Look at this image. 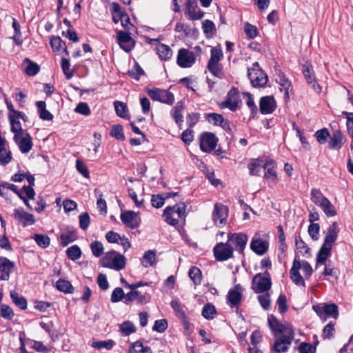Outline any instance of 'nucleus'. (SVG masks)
<instances>
[{
	"instance_id": "f257e3e1",
	"label": "nucleus",
	"mask_w": 353,
	"mask_h": 353,
	"mask_svg": "<svg viewBox=\"0 0 353 353\" xmlns=\"http://www.w3.org/2000/svg\"><path fill=\"white\" fill-rule=\"evenodd\" d=\"M302 268L305 279H309L313 273V269L307 261L299 260V256L296 254L293 261L292 266L290 270V279L296 285L305 287V283L299 272V270Z\"/></svg>"
},
{
	"instance_id": "f03ea898",
	"label": "nucleus",
	"mask_w": 353,
	"mask_h": 353,
	"mask_svg": "<svg viewBox=\"0 0 353 353\" xmlns=\"http://www.w3.org/2000/svg\"><path fill=\"white\" fill-rule=\"evenodd\" d=\"M248 77L254 88H264L268 81V75L260 68L258 62H254L252 67L248 69Z\"/></svg>"
},
{
	"instance_id": "7ed1b4c3",
	"label": "nucleus",
	"mask_w": 353,
	"mask_h": 353,
	"mask_svg": "<svg viewBox=\"0 0 353 353\" xmlns=\"http://www.w3.org/2000/svg\"><path fill=\"white\" fill-rule=\"evenodd\" d=\"M147 94L153 100L162 103L172 105L174 102V94L167 90H161L157 88L146 89Z\"/></svg>"
},
{
	"instance_id": "20e7f679",
	"label": "nucleus",
	"mask_w": 353,
	"mask_h": 353,
	"mask_svg": "<svg viewBox=\"0 0 353 353\" xmlns=\"http://www.w3.org/2000/svg\"><path fill=\"white\" fill-rule=\"evenodd\" d=\"M239 103H241L239 91L238 88L233 86L228 91L225 101L219 103L218 106L221 109L228 108L234 112L237 110Z\"/></svg>"
},
{
	"instance_id": "39448f33",
	"label": "nucleus",
	"mask_w": 353,
	"mask_h": 353,
	"mask_svg": "<svg viewBox=\"0 0 353 353\" xmlns=\"http://www.w3.org/2000/svg\"><path fill=\"white\" fill-rule=\"evenodd\" d=\"M234 248L228 242H219L213 248V254L217 261H225L232 257Z\"/></svg>"
},
{
	"instance_id": "423d86ee",
	"label": "nucleus",
	"mask_w": 353,
	"mask_h": 353,
	"mask_svg": "<svg viewBox=\"0 0 353 353\" xmlns=\"http://www.w3.org/2000/svg\"><path fill=\"white\" fill-rule=\"evenodd\" d=\"M199 139L201 150L207 153H210L215 150L219 141L216 135L210 132L201 133Z\"/></svg>"
},
{
	"instance_id": "0eeeda50",
	"label": "nucleus",
	"mask_w": 353,
	"mask_h": 353,
	"mask_svg": "<svg viewBox=\"0 0 353 353\" xmlns=\"http://www.w3.org/2000/svg\"><path fill=\"white\" fill-rule=\"evenodd\" d=\"M302 73L306 80L307 83L311 85L312 89L317 93L320 94L321 92V87L317 82L315 72L311 63L306 61L302 65Z\"/></svg>"
},
{
	"instance_id": "6e6552de",
	"label": "nucleus",
	"mask_w": 353,
	"mask_h": 353,
	"mask_svg": "<svg viewBox=\"0 0 353 353\" xmlns=\"http://www.w3.org/2000/svg\"><path fill=\"white\" fill-rule=\"evenodd\" d=\"M120 219L124 225L132 230L138 228L141 223L139 212L132 210L122 211Z\"/></svg>"
},
{
	"instance_id": "1a4fd4ad",
	"label": "nucleus",
	"mask_w": 353,
	"mask_h": 353,
	"mask_svg": "<svg viewBox=\"0 0 353 353\" xmlns=\"http://www.w3.org/2000/svg\"><path fill=\"white\" fill-rule=\"evenodd\" d=\"M196 62V57L193 52L185 48H181L178 51L176 63L183 68L192 67Z\"/></svg>"
},
{
	"instance_id": "9d476101",
	"label": "nucleus",
	"mask_w": 353,
	"mask_h": 353,
	"mask_svg": "<svg viewBox=\"0 0 353 353\" xmlns=\"http://www.w3.org/2000/svg\"><path fill=\"white\" fill-rule=\"evenodd\" d=\"M248 237L247 234L239 232V233H229L228 235V241L230 242L234 245L236 250L240 254L244 256V250L247 245Z\"/></svg>"
},
{
	"instance_id": "9b49d317",
	"label": "nucleus",
	"mask_w": 353,
	"mask_h": 353,
	"mask_svg": "<svg viewBox=\"0 0 353 353\" xmlns=\"http://www.w3.org/2000/svg\"><path fill=\"white\" fill-rule=\"evenodd\" d=\"M272 287V281L268 279H263L262 274H256L252 281V289L256 293H262L268 291Z\"/></svg>"
},
{
	"instance_id": "f8f14e48",
	"label": "nucleus",
	"mask_w": 353,
	"mask_h": 353,
	"mask_svg": "<svg viewBox=\"0 0 353 353\" xmlns=\"http://www.w3.org/2000/svg\"><path fill=\"white\" fill-rule=\"evenodd\" d=\"M117 43L125 52H130L134 48L136 41L128 32L119 30L117 32Z\"/></svg>"
},
{
	"instance_id": "ddd939ff",
	"label": "nucleus",
	"mask_w": 353,
	"mask_h": 353,
	"mask_svg": "<svg viewBox=\"0 0 353 353\" xmlns=\"http://www.w3.org/2000/svg\"><path fill=\"white\" fill-rule=\"evenodd\" d=\"M243 288L240 284H236L230 289L227 294V303L231 308L236 307L239 305L243 298Z\"/></svg>"
},
{
	"instance_id": "4468645a",
	"label": "nucleus",
	"mask_w": 353,
	"mask_h": 353,
	"mask_svg": "<svg viewBox=\"0 0 353 353\" xmlns=\"http://www.w3.org/2000/svg\"><path fill=\"white\" fill-rule=\"evenodd\" d=\"M292 343V341L289 336H279L271 345L270 350L273 353H286Z\"/></svg>"
},
{
	"instance_id": "2eb2a0df",
	"label": "nucleus",
	"mask_w": 353,
	"mask_h": 353,
	"mask_svg": "<svg viewBox=\"0 0 353 353\" xmlns=\"http://www.w3.org/2000/svg\"><path fill=\"white\" fill-rule=\"evenodd\" d=\"M15 270V263L5 256H0V280L8 281L10 275Z\"/></svg>"
},
{
	"instance_id": "dca6fc26",
	"label": "nucleus",
	"mask_w": 353,
	"mask_h": 353,
	"mask_svg": "<svg viewBox=\"0 0 353 353\" xmlns=\"http://www.w3.org/2000/svg\"><path fill=\"white\" fill-rule=\"evenodd\" d=\"M170 305L173 309L176 316L181 319L183 325L185 330H188L190 328V321L188 317L187 316L184 308L185 307L184 305H181L179 301L176 299L172 300L170 302Z\"/></svg>"
},
{
	"instance_id": "f3484780",
	"label": "nucleus",
	"mask_w": 353,
	"mask_h": 353,
	"mask_svg": "<svg viewBox=\"0 0 353 353\" xmlns=\"http://www.w3.org/2000/svg\"><path fill=\"white\" fill-rule=\"evenodd\" d=\"M276 108V102L272 95L262 97L259 101V110L262 114H272Z\"/></svg>"
},
{
	"instance_id": "a211bd4d",
	"label": "nucleus",
	"mask_w": 353,
	"mask_h": 353,
	"mask_svg": "<svg viewBox=\"0 0 353 353\" xmlns=\"http://www.w3.org/2000/svg\"><path fill=\"white\" fill-rule=\"evenodd\" d=\"M250 246L253 252L259 256H262L268 252L269 243L268 241L256 237V234H255L251 241Z\"/></svg>"
},
{
	"instance_id": "6ab92c4d",
	"label": "nucleus",
	"mask_w": 353,
	"mask_h": 353,
	"mask_svg": "<svg viewBox=\"0 0 353 353\" xmlns=\"http://www.w3.org/2000/svg\"><path fill=\"white\" fill-rule=\"evenodd\" d=\"M13 216L23 227L32 225L35 223L34 215L24 212L23 209L15 208L14 210Z\"/></svg>"
},
{
	"instance_id": "aec40b11",
	"label": "nucleus",
	"mask_w": 353,
	"mask_h": 353,
	"mask_svg": "<svg viewBox=\"0 0 353 353\" xmlns=\"http://www.w3.org/2000/svg\"><path fill=\"white\" fill-rule=\"evenodd\" d=\"M346 141V138L340 130H336L330 134L328 148L330 150H339Z\"/></svg>"
},
{
	"instance_id": "412c9836",
	"label": "nucleus",
	"mask_w": 353,
	"mask_h": 353,
	"mask_svg": "<svg viewBox=\"0 0 353 353\" xmlns=\"http://www.w3.org/2000/svg\"><path fill=\"white\" fill-rule=\"evenodd\" d=\"M186 7L190 19L194 21L203 18L204 12L199 8L196 0H188Z\"/></svg>"
},
{
	"instance_id": "4be33fe9",
	"label": "nucleus",
	"mask_w": 353,
	"mask_h": 353,
	"mask_svg": "<svg viewBox=\"0 0 353 353\" xmlns=\"http://www.w3.org/2000/svg\"><path fill=\"white\" fill-rule=\"evenodd\" d=\"M339 232V229L338 223L334 221L331 225H330L327 230L323 244L333 247V245L337 239Z\"/></svg>"
},
{
	"instance_id": "5701e85b",
	"label": "nucleus",
	"mask_w": 353,
	"mask_h": 353,
	"mask_svg": "<svg viewBox=\"0 0 353 353\" xmlns=\"http://www.w3.org/2000/svg\"><path fill=\"white\" fill-rule=\"evenodd\" d=\"M276 168V163L274 160L268 159L265 161L263 163V168L265 170L264 177L267 180L276 181L277 180Z\"/></svg>"
},
{
	"instance_id": "b1692460",
	"label": "nucleus",
	"mask_w": 353,
	"mask_h": 353,
	"mask_svg": "<svg viewBox=\"0 0 353 353\" xmlns=\"http://www.w3.org/2000/svg\"><path fill=\"white\" fill-rule=\"evenodd\" d=\"M268 326L274 336L283 335L285 331V324L280 323L274 314L268 317Z\"/></svg>"
},
{
	"instance_id": "393cba45",
	"label": "nucleus",
	"mask_w": 353,
	"mask_h": 353,
	"mask_svg": "<svg viewBox=\"0 0 353 353\" xmlns=\"http://www.w3.org/2000/svg\"><path fill=\"white\" fill-rule=\"evenodd\" d=\"M332 250V247L323 243L316 254V269L319 265L326 263L327 258L331 256Z\"/></svg>"
},
{
	"instance_id": "a878e982",
	"label": "nucleus",
	"mask_w": 353,
	"mask_h": 353,
	"mask_svg": "<svg viewBox=\"0 0 353 353\" xmlns=\"http://www.w3.org/2000/svg\"><path fill=\"white\" fill-rule=\"evenodd\" d=\"M228 208L223 204L216 203L214 207L212 219L214 221L219 220L221 223H225L228 216Z\"/></svg>"
},
{
	"instance_id": "bb28decb",
	"label": "nucleus",
	"mask_w": 353,
	"mask_h": 353,
	"mask_svg": "<svg viewBox=\"0 0 353 353\" xmlns=\"http://www.w3.org/2000/svg\"><path fill=\"white\" fill-rule=\"evenodd\" d=\"M15 143L18 145L20 151L23 154L28 153L32 148L33 143L30 134L28 132L25 133V136Z\"/></svg>"
},
{
	"instance_id": "cd10ccee",
	"label": "nucleus",
	"mask_w": 353,
	"mask_h": 353,
	"mask_svg": "<svg viewBox=\"0 0 353 353\" xmlns=\"http://www.w3.org/2000/svg\"><path fill=\"white\" fill-rule=\"evenodd\" d=\"M25 179L28 182V185H23L22 190L26 193V195L30 200L34 199L35 196V191L33 188L34 186L35 179L34 176L29 172L25 173Z\"/></svg>"
},
{
	"instance_id": "c85d7f7f",
	"label": "nucleus",
	"mask_w": 353,
	"mask_h": 353,
	"mask_svg": "<svg viewBox=\"0 0 353 353\" xmlns=\"http://www.w3.org/2000/svg\"><path fill=\"white\" fill-rule=\"evenodd\" d=\"M8 119L10 123V130L11 132L14 133V141H17V139L21 137L23 133V130L21 128V124L19 119L15 118L14 115L9 114Z\"/></svg>"
},
{
	"instance_id": "c756f323",
	"label": "nucleus",
	"mask_w": 353,
	"mask_h": 353,
	"mask_svg": "<svg viewBox=\"0 0 353 353\" xmlns=\"http://www.w3.org/2000/svg\"><path fill=\"white\" fill-rule=\"evenodd\" d=\"M67 234H61L60 239L61 245L63 247L67 246L69 243L74 242L77 239L76 230L73 226L68 225L65 229Z\"/></svg>"
},
{
	"instance_id": "7c9ffc66",
	"label": "nucleus",
	"mask_w": 353,
	"mask_h": 353,
	"mask_svg": "<svg viewBox=\"0 0 353 353\" xmlns=\"http://www.w3.org/2000/svg\"><path fill=\"white\" fill-rule=\"evenodd\" d=\"M39 118L43 121H52L53 114L46 110V103L43 101H37L35 103Z\"/></svg>"
},
{
	"instance_id": "2f4dec72",
	"label": "nucleus",
	"mask_w": 353,
	"mask_h": 353,
	"mask_svg": "<svg viewBox=\"0 0 353 353\" xmlns=\"http://www.w3.org/2000/svg\"><path fill=\"white\" fill-rule=\"evenodd\" d=\"M184 109V101H180L176 103L171 110V115L174 119L176 124L180 126L183 122L182 111Z\"/></svg>"
},
{
	"instance_id": "473e14b6",
	"label": "nucleus",
	"mask_w": 353,
	"mask_h": 353,
	"mask_svg": "<svg viewBox=\"0 0 353 353\" xmlns=\"http://www.w3.org/2000/svg\"><path fill=\"white\" fill-rule=\"evenodd\" d=\"M50 44L54 52H59L61 50L68 55L69 52L65 47V43L59 36H53L50 40Z\"/></svg>"
},
{
	"instance_id": "72a5a7b5",
	"label": "nucleus",
	"mask_w": 353,
	"mask_h": 353,
	"mask_svg": "<svg viewBox=\"0 0 353 353\" xmlns=\"http://www.w3.org/2000/svg\"><path fill=\"white\" fill-rule=\"evenodd\" d=\"M111 13L112 15V21L114 23H118L125 16H127V13L125 10H121L120 4L117 2H113L112 4Z\"/></svg>"
},
{
	"instance_id": "f704fd0d",
	"label": "nucleus",
	"mask_w": 353,
	"mask_h": 353,
	"mask_svg": "<svg viewBox=\"0 0 353 353\" xmlns=\"http://www.w3.org/2000/svg\"><path fill=\"white\" fill-rule=\"evenodd\" d=\"M263 161L261 158L251 159L248 168L250 174L252 176H259L261 168H263Z\"/></svg>"
},
{
	"instance_id": "c9c22d12",
	"label": "nucleus",
	"mask_w": 353,
	"mask_h": 353,
	"mask_svg": "<svg viewBox=\"0 0 353 353\" xmlns=\"http://www.w3.org/2000/svg\"><path fill=\"white\" fill-rule=\"evenodd\" d=\"M10 298L12 303L22 310H25L27 308L28 303L26 299L16 291L10 292Z\"/></svg>"
},
{
	"instance_id": "e433bc0d",
	"label": "nucleus",
	"mask_w": 353,
	"mask_h": 353,
	"mask_svg": "<svg viewBox=\"0 0 353 353\" xmlns=\"http://www.w3.org/2000/svg\"><path fill=\"white\" fill-rule=\"evenodd\" d=\"M55 287L57 290L65 294H72L74 292V288L71 283L64 279H59L56 282Z\"/></svg>"
},
{
	"instance_id": "4c0bfd02",
	"label": "nucleus",
	"mask_w": 353,
	"mask_h": 353,
	"mask_svg": "<svg viewBox=\"0 0 353 353\" xmlns=\"http://www.w3.org/2000/svg\"><path fill=\"white\" fill-rule=\"evenodd\" d=\"M176 205L167 206L163 213V218L164 221L169 225L175 226L179 223V221L176 219L173 218L172 214L175 212Z\"/></svg>"
},
{
	"instance_id": "58836bf2",
	"label": "nucleus",
	"mask_w": 353,
	"mask_h": 353,
	"mask_svg": "<svg viewBox=\"0 0 353 353\" xmlns=\"http://www.w3.org/2000/svg\"><path fill=\"white\" fill-rule=\"evenodd\" d=\"M125 257L117 252V253L114 254L113 256L111 269L119 271L121 270H123L125 268Z\"/></svg>"
},
{
	"instance_id": "ea45409f",
	"label": "nucleus",
	"mask_w": 353,
	"mask_h": 353,
	"mask_svg": "<svg viewBox=\"0 0 353 353\" xmlns=\"http://www.w3.org/2000/svg\"><path fill=\"white\" fill-rule=\"evenodd\" d=\"M295 245L296 249L299 250V252L302 253L303 255H305L306 257H311V249L305 243V241L302 239L300 235H297L295 236Z\"/></svg>"
},
{
	"instance_id": "a19ab883",
	"label": "nucleus",
	"mask_w": 353,
	"mask_h": 353,
	"mask_svg": "<svg viewBox=\"0 0 353 353\" xmlns=\"http://www.w3.org/2000/svg\"><path fill=\"white\" fill-rule=\"evenodd\" d=\"M128 353H152V351L150 347L144 346L141 341H137L130 345Z\"/></svg>"
},
{
	"instance_id": "79ce46f5",
	"label": "nucleus",
	"mask_w": 353,
	"mask_h": 353,
	"mask_svg": "<svg viewBox=\"0 0 353 353\" xmlns=\"http://www.w3.org/2000/svg\"><path fill=\"white\" fill-rule=\"evenodd\" d=\"M188 275L195 285H199L202 281L201 270L196 266H192L188 271Z\"/></svg>"
},
{
	"instance_id": "37998d69",
	"label": "nucleus",
	"mask_w": 353,
	"mask_h": 353,
	"mask_svg": "<svg viewBox=\"0 0 353 353\" xmlns=\"http://www.w3.org/2000/svg\"><path fill=\"white\" fill-rule=\"evenodd\" d=\"M207 68L213 76L221 79L224 78L225 75L223 72V66L221 64L208 62Z\"/></svg>"
},
{
	"instance_id": "c03bdc74",
	"label": "nucleus",
	"mask_w": 353,
	"mask_h": 353,
	"mask_svg": "<svg viewBox=\"0 0 353 353\" xmlns=\"http://www.w3.org/2000/svg\"><path fill=\"white\" fill-rule=\"evenodd\" d=\"M157 54L162 60H168L172 55V49L167 45L161 43L157 47Z\"/></svg>"
},
{
	"instance_id": "a18cd8bd",
	"label": "nucleus",
	"mask_w": 353,
	"mask_h": 353,
	"mask_svg": "<svg viewBox=\"0 0 353 353\" xmlns=\"http://www.w3.org/2000/svg\"><path fill=\"white\" fill-rule=\"evenodd\" d=\"M156 261V251L149 250L146 251L143 256L141 264L143 266L147 268L148 266H153Z\"/></svg>"
},
{
	"instance_id": "49530a36",
	"label": "nucleus",
	"mask_w": 353,
	"mask_h": 353,
	"mask_svg": "<svg viewBox=\"0 0 353 353\" xmlns=\"http://www.w3.org/2000/svg\"><path fill=\"white\" fill-rule=\"evenodd\" d=\"M116 114L121 118L129 119L128 108L127 105L121 101H116L114 102Z\"/></svg>"
},
{
	"instance_id": "de8ad7c7",
	"label": "nucleus",
	"mask_w": 353,
	"mask_h": 353,
	"mask_svg": "<svg viewBox=\"0 0 353 353\" xmlns=\"http://www.w3.org/2000/svg\"><path fill=\"white\" fill-rule=\"evenodd\" d=\"M324 315L325 316L332 317L336 319L339 317L338 305L334 303L324 304Z\"/></svg>"
},
{
	"instance_id": "09e8293b",
	"label": "nucleus",
	"mask_w": 353,
	"mask_h": 353,
	"mask_svg": "<svg viewBox=\"0 0 353 353\" xmlns=\"http://www.w3.org/2000/svg\"><path fill=\"white\" fill-rule=\"evenodd\" d=\"M119 331L125 336H129L137 331V328L134 323L130 321H125L119 325Z\"/></svg>"
},
{
	"instance_id": "8fccbe9b",
	"label": "nucleus",
	"mask_w": 353,
	"mask_h": 353,
	"mask_svg": "<svg viewBox=\"0 0 353 353\" xmlns=\"http://www.w3.org/2000/svg\"><path fill=\"white\" fill-rule=\"evenodd\" d=\"M65 252L68 258L73 261L79 259L82 254L81 248L77 245H74L69 247Z\"/></svg>"
},
{
	"instance_id": "3c124183",
	"label": "nucleus",
	"mask_w": 353,
	"mask_h": 353,
	"mask_svg": "<svg viewBox=\"0 0 353 353\" xmlns=\"http://www.w3.org/2000/svg\"><path fill=\"white\" fill-rule=\"evenodd\" d=\"M217 313L215 306L210 303H208L204 305L201 314L202 316L208 320H211L214 318V315Z\"/></svg>"
},
{
	"instance_id": "603ef678",
	"label": "nucleus",
	"mask_w": 353,
	"mask_h": 353,
	"mask_svg": "<svg viewBox=\"0 0 353 353\" xmlns=\"http://www.w3.org/2000/svg\"><path fill=\"white\" fill-rule=\"evenodd\" d=\"M320 207L327 216H334L337 214L335 207L331 203L328 199H324L323 203H321Z\"/></svg>"
},
{
	"instance_id": "864d4df0",
	"label": "nucleus",
	"mask_w": 353,
	"mask_h": 353,
	"mask_svg": "<svg viewBox=\"0 0 353 353\" xmlns=\"http://www.w3.org/2000/svg\"><path fill=\"white\" fill-rule=\"evenodd\" d=\"M204 117L209 123L217 126H219L224 119L222 114L215 112L205 113Z\"/></svg>"
},
{
	"instance_id": "5fc2aeb1",
	"label": "nucleus",
	"mask_w": 353,
	"mask_h": 353,
	"mask_svg": "<svg viewBox=\"0 0 353 353\" xmlns=\"http://www.w3.org/2000/svg\"><path fill=\"white\" fill-rule=\"evenodd\" d=\"M117 251L112 250L107 252L105 255L99 260V265L103 268L111 269L113 256Z\"/></svg>"
},
{
	"instance_id": "6e6d98bb",
	"label": "nucleus",
	"mask_w": 353,
	"mask_h": 353,
	"mask_svg": "<svg viewBox=\"0 0 353 353\" xmlns=\"http://www.w3.org/2000/svg\"><path fill=\"white\" fill-rule=\"evenodd\" d=\"M314 137L318 143L322 145L327 142V139L330 137V133L326 128H323L317 130L314 134Z\"/></svg>"
},
{
	"instance_id": "4d7b16f0",
	"label": "nucleus",
	"mask_w": 353,
	"mask_h": 353,
	"mask_svg": "<svg viewBox=\"0 0 353 353\" xmlns=\"http://www.w3.org/2000/svg\"><path fill=\"white\" fill-rule=\"evenodd\" d=\"M37 244L41 248H46L50 245V239L46 234H36L33 236Z\"/></svg>"
},
{
	"instance_id": "13d9d810",
	"label": "nucleus",
	"mask_w": 353,
	"mask_h": 353,
	"mask_svg": "<svg viewBox=\"0 0 353 353\" xmlns=\"http://www.w3.org/2000/svg\"><path fill=\"white\" fill-rule=\"evenodd\" d=\"M223 58V54L220 47H212L210 50V58L208 62L219 63Z\"/></svg>"
},
{
	"instance_id": "bf43d9fd",
	"label": "nucleus",
	"mask_w": 353,
	"mask_h": 353,
	"mask_svg": "<svg viewBox=\"0 0 353 353\" xmlns=\"http://www.w3.org/2000/svg\"><path fill=\"white\" fill-rule=\"evenodd\" d=\"M335 323L330 321L323 329L321 337L323 339H330L334 337L335 333Z\"/></svg>"
},
{
	"instance_id": "052dcab7",
	"label": "nucleus",
	"mask_w": 353,
	"mask_h": 353,
	"mask_svg": "<svg viewBox=\"0 0 353 353\" xmlns=\"http://www.w3.org/2000/svg\"><path fill=\"white\" fill-rule=\"evenodd\" d=\"M110 135L120 141H124L125 139L123 132L122 125L120 124H115L112 125L110 132Z\"/></svg>"
},
{
	"instance_id": "680f3d73",
	"label": "nucleus",
	"mask_w": 353,
	"mask_h": 353,
	"mask_svg": "<svg viewBox=\"0 0 353 353\" xmlns=\"http://www.w3.org/2000/svg\"><path fill=\"white\" fill-rule=\"evenodd\" d=\"M114 345V341L112 339H108L106 341H94L92 343V347L94 348L101 350L103 348L106 349L108 350H111Z\"/></svg>"
},
{
	"instance_id": "e2e57ef3",
	"label": "nucleus",
	"mask_w": 353,
	"mask_h": 353,
	"mask_svg": "<svg viewBox=\"0 0 353 353\" xmlns=\"http://www.w3.org/2000/svg\"><path fill=\"white\" fill-rule=\"evenodd\" d=\"M61 65L66 79H70L74 75V70L70 69V60L67 58L62 57Z\"/></svg>"
},
{
	"instance_id": "0e129e2a",
	"label": "nucleus",
	"mask_w": 353,
	"mask_h": 353,
	"mask_svg": "<svg viewBox=\"0 0 353 353\" xmlns=\"http://www.w3.org/2000/svg\"><path fill=\"white\" fill-rule=\"evenodd\" d=\"M27 342L30 344L31 348L38 352L47 353L49 351L48 348L41 341L28 339Z\"/></svg>"
},
{
	"instance_id": "69168bd1",
	"label": "nucleus",
	"mask_w": 353,
	"mask_h": 353,
	"mask_svg": "<svg viewBox=\"0 0 353 353\" xmlns=\"http://www.w3.org/2000/svg\"><path fill=\"white\" fill-rule=\"evenodd\" d=\"M14 316L13 310L6 304H0V316L6 319L11 320Z\"/></svg>"
},
{
	"instance_id": "338daca9",
	"label": "nucleus",
	"mask_w": 353,
	"mask_h": 353,
	"mask_svg": "<svg viewBox=\"0 0 353 353\" xmlns=\"http://www.w3.org/2000/svg\"><path fill=\"white\" fill-rule=\"evenodd\" d=\"M128 74L132 79L139 81L141 76L145 74V72L139 64L137 62H135L132 70H129L128 72Z\"/></svg>"
},
{
	"instance_id": "774afa93",
	"label": "nucleus",
	"mask_w": 353,
	"mask_h": 353,
	"mask_svg": "<svg viewBox=\"0 0 353 353\" xmlns=\"http://www.w3.org/2000/svg\"><path fill=\"white\" fill-rule=\"evenodd\" d=\"M327 199L319 190L313 188L311 190V200L316 205L320 206L321 203H323V200Z\"/></svg>"
}]
</instances>
